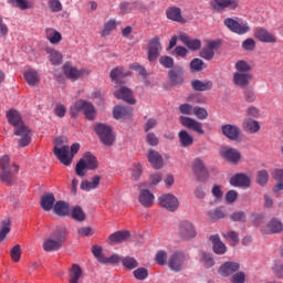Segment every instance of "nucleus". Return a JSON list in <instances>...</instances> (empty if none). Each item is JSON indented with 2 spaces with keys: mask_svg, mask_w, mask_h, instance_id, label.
Wrapping results in <instances>:
<instances>
[{
  "mask_svg": "<svg viewBox=\"0 0 283 283\" xmlns=\"http://www.w3.org/2000/svg\"><path fill=\"white\" fill-rule=\"evenodd\" d=\"M72 218L73 220H77V222H83L85 221V212L83 211V208L81 207H75L72 210Z\"/></svg>",
  "mask_w": 283,
  "mask_h": 283,
  "instance_id": "nucleus-55",
  "label": "nucleus"
},
{
  "mask_svg": "<svg viewBox=\"0 0 283 283\" xmlns=\"http://www.w3.org/2000/svg\"><path fill=\"white\" fill-rule=\"evenodd\" d=\"M220 154L222 158L228 160V163H232V165H238V163H240V158H242L239 150L231 147H222L220 149Z\"/></svg>",
  "mask_w": 283,
  "mask_h": 283,
  "instance_id": "nucleus-18",
  "label": "nucleus"
},
{
  "mask_svg": "<svg viewBox=\"0 0 283 283\" xmlns=\"http://www.w3.org/2000/svg\"><path fill=\"white\" fill-rule=\"evenodd\" d=\"M130 72L125 73L123 67H115L111 71V78L115 83H120V78H125V76H129Z\"/></svg>",
  "mask_w": 283,
  "mask_h": 283,
  "instance_id": "nucleus-46",
  "label": "nucleus"
},
{
  "mask_svg": "<svg viewBox=\"0 0 283 283\" xmlns=\"http://www.w3.org/2000/svg\"><path fill=\"white\" fill-rule=\"evenodd\" d=\"M192 171L196 174L199 180H202V178H207V176H209V171L207 170L205 160H202V158L200 157H197L192 161Z\"/></svg>",
  "mask_w": 283,
  "mask_h": 283,
  "instance_id": "nucleus-21",
  "label": "nucleus"
},
{
  "mask_svg": "<svg viewBox=\"0 0 283 283\" xmlns=\"http://www.w3.org/2000/svg\"><path fill=\"white\" fill-rule=\"evenodd\" d=\"M132 10H134V3L126 1L119 4V14H129Z\"/></svg>",
  "mask_w": 283,
  "mask_h": 283,
  "instance_id": "nucleus-62",
  "label": "nucleus"
},
{
  "mask_svg": "<svg viewBox=\"0 0 283 283\" xmlns=\"http://www.w3.org/2000/svg\"><path fill=\"white\" fill-rule=\"evenodd\" d=\"M9 3H15L17 8L20 10H30V8H34V3L28 0H8Z\"/></svg>",
  "mask_w": 283,
  "mask_h": 283,
  "instance_id": "nucleus-51",
  "label": "nucleus"
},
{
  "mask_svg": "<svg viewBox=\"0 0 283 283\" xmlns=\"http://www.w3.org/2000/svg\"><path fill=\"white\" fill-rule=\"evenodd\" d=\"M180 123L182 127H186L187 129H190V132H195L196 134H199V136H203L205 128L202 127V123L187 116H181Z\"/></svg>",
  "mask_w": 283,
  "mask_h": 283,
  "instance_id": "nucleus-10",
  "label": "nucleus"
},
{
  "mask_svg": "<svg viewBox=\"0 0 283 283\" xmlns=\"http://www.w3.org/2000/svg\"><path fill=\"white\" fill-rule=\"evenodd\" d=\"M266 227L269 233H282L283 231V223L277 218H273L272 220H270Z\"/></svg>",
  "mask_w": 283,
  "mask_h": 283,
  "instance_id": "nucleus-42",
  "label": "nucleus"
},
{
  "mask_svg": "<svg viewBox=\"0 0 283 283\" xmlns=\"http://www.w3.org/2000/svg\"><path fill=\"white\" fill-rule=\"evenodd\" d=\"M46 54H49V61L52 65H61L63 63V54L54 49L46 48Z\"/></svg>",
  "mask_w": 283,
  "mask_h": 283,
  "instance_id": "nucleus-38",
  "label": "nucleus"
},
{
  "mask_svg": "<svg viewBox=\"0 0 283 283\" xmlns=\"http://www.w3.org/2000/svg\"><path fill=\"white\" fill-rule=\"evenodd\" d=\"M46 39L50 41L52 45H59L61 43L63 35H61V32L54 30V29H48L45 31Z\"/></svg>",
  "mask_w": 283,
  "mask_h": 283,
  "instance_id": "nucleus-40",
  "label": "nucleus"
},
{
  "mask_svg": "<svg viewBox=\"0 0 283 283\" xmlns=\"http://www.w3.org/2000/svg\"><path fill=\"white\" fill-rule=\"evenodd\" d=\"M98 185H101V175H95L90 180H84L81 182V189L82 191H92L94 189L98 188Z\"/></svg>",
  "mask_w": 283,
  "mask_h": 283,
  "instance_id": "nucleus-32",
  "label": "nucleus"
},
{
  "mask_svg": "<svg viewBox=\"0 0 283 283\" xmlns=\"http://www.w3.org/2000/svg\"><path fill=\"white\" fill-rule=\"evenodd\" d=\"M0 180L4 185L10 187V185H12V182L14 180V175L12 174V171H10V169H8V170H0Z\"/></svg>",
  "mask_w": 283,
  "mask_h": 283,
  "instance_id": "nucleus-49",
  "label": "nucleus"
},
{
  "mask_svg": "<svg viewBox=\"0 0 283 283\" xmlns=\"http://www.w3.org/2000/svg\"><path fill=\"white\" fill-rule=\"evenodd\" d=\"M235 70L239 74H251V65L244 60H239L235 63Z\"/></svg>",
  "mask_w": 283,
  "mask_h": 283,
  "instance_id": "nucleus-48",
  "label": "nucleus"
},
{
  "mask_svg": "<svg viewBox=\"0 0 283 283\" xmlns=\"http://www.w3.org/2000/svg\"><path fill=\"white\" fill-rule=\"evenodd\" d=\"M199 255L200 262L203 264L205 269H211V266L216 265V261L213 260V255L211 253L200 251Z\"/></svg>",
  "mask_w": 283,
  "mask_h": 283,
  "instance_id": "nucleus-43",
  "label": "nucleus"
},
{
  "mask_svg": "<svg viewBox=\"0 0 283 283\" xmlns=\"http://www.w3.org/2000/svg\"><path fill=\"white\" fill-rule=\"evenodd\" d=\"M167 19L170 21H176L177 23H185V18H182V11L178 7H170L166 10Z\"/></svg>",
  "mask_w": 283,
  "mask_h": 283,
  "instance_id": "nucleus-31",
  "label": "nucleus"
},
{
  "mask_svg": "<svg viewBox=\"0 0 283 283\" xmlns=\"http://www.w3.org/2000/svg\"><path fill=\"white\" fill-rule=\"evenodd\" d=\"M63 242H65V229L56 230L52 233L51 238L43 242V251H46V253L59 251L63 247Z\"/></svg>",
  "mask_w": 283,
  "mask_h": 283,
  "instance_id": "nucleus-3",
  "label": "nucleus"
},
{
  "mask_svg": "<svg viewBox=\"0 0 283 283\" xmlns=\"http://www.w3.org/2000/svg\"><path fill=\"white\" fill-rule=\"evenodd\" d=\"M132 114H134L132 106L117 105L113 109V116L116 120H120V118H132Z\"/></svg>",
  "mask_w": 283,
  "mask_h": 283,
  "instance_id": "nucleus-22",
  "label": "nucleus"
},
{
  "mask_svg": "<svg viewBox=\"0 0 283 283\" xmlns=\"http://www.w3.org/2000/svg\"><path fill=\"white\" fill-rule=\"evenodd\" d=\"M114 96L118 101H125L129 105H136V98H134V93L127 86H122L119 90L115 91Z\"/></svg>",
  "mask_w": 283,
  "mask_h": 283,
  "instance_id": "nucleus-16",
  "label": "nucleus"
},
{
  "mask_svg": "<svg viewBox=\"0 0 283 283\" xmlns=\"http://www.w3.org/2000/svg\"><path fill=\"white\" fill-rule=\"evenodd\" d=\"M11 259L13 262L21 260V245L17 244L11 249Z\"/></svg>",
  "mask_w": 283,
  "mask_h": 283,
  "instance_id": "nucleus-64",
  "label": "nucleus"
},
{
  "mask_svg": "<svg viewBox=\"0 0 283 283\" xmlns=\"http://www.w3.org/2000/svg\"><path fill=\"white\" fill-rule=\"evenodd\" d=\"M94 132L98 136L102 145H105L106 147H112V145H114V143L116 142V135H114L112 126L107 124H96L94 127Z\"/></svg>",
  "mask_w": 283,
  "mask_h": 283,
  "instance_id": "nucleus-4",
  "label": "nucleus"
},
{
  "mask_svg": "<svg viewBox=\"0 0 283 283\" xmlns=\"http://www.w3.org/2000/svg\"><path fill=\"white\" fill-rule=\"evenodd\" d=\"M179 41H181V43H184V45H186L188 50H191L192 52H196L202 48V42L199 39L193 40L185 33L179 35Z\"/></svg>",
  "mask_w": 283,
  "mask_h": 283,
  "instance_id": "nucleus-23",
  "label": "nucleus"
},
{
  "mask_svg": "<svg viewBox=\"0 0 283 283\" xmlns=\"http://www.w3.org/2000/svg\"><path fill=\"white\" fill-rule=\"evenodd\" d=\"M55 202L56 198L54 197V193L50 192L41 198L40 205L44 211H52V209H54Z\"/></svg>",
  "mask_w": 283,
  "mask_h": 283,
  "instance_id": "nucleus-33",
  "label": "nucleus"
},
{
  "mask_svg": "<svg viewBox=\"0 0 283 283\" xmlns=\"http://www.w3.org/2000/svg\"><path fill=\"white\" fill-rule=\"evenodd\" d=\"M14 136H21L18 142V147H28L32 143V137H30V128L27 126L22 129H17Z\"/></svg>",
  "mask_w": 283,
  "mask_h": 283,
  "instance_id": "nucleus-27",
  "label": "nucleus"
},
{
  "mask_svg": "<svg viewBox=\"0 0 283 283\" xmlns=\"http://www.w3.org/2000/svg\"><path fill=\"white\" fill-rule=\"evenodd\" d=\"M116 25H118L116 20H108L104 24V29L101 32V36H109V34H112V32H114V30H116Z\"/></svg>",
  "mask_w": 283,
  "mask_h": 283,
  "instance_id": "nucleus-47",
  "label": "nucleus"
},
{
  "mask_svg": "<svg viewBox=\"0 0 283 283\" xmlns=\"http://www.w3.org/2000/svg\"><path fill=\"white\" fill-rule=\"evenodd\" d=\"M159 205L160 207L167 209L168 211H177L180 203L176 196L168 193L159 197Z\"/></svg>",
  "mask_w": 283,
  "mask_h": 283,
  "instance_id": "nucleus-12",
  "label": "nucleus"
},
{
  "mask_svg": "<svg viewBox=\"0 0 283 283\" xmlns=\"http://www.w3.org/2000/svg\"><path fill=\"white\" fill-rule=\"evenodd\" d=\"M220 48V42L218 41H209L206 46L200 52V57L205 59V61H212L213 56H216V50Z\"/></svg>",
  "mask_w": 283,
  "mask_h": 283,
  "instance_id": "nucleus-15",
  "label": "nucleus"
},
{
  "mask_svg": "<svg viewBox=\"0 0 283 283\" xmlns=\"http://www.w3.org/2000/svg\"><path fill=\"white\" fill-rule=\"evenodd\" d=\"M87 169L91 171L98 169V159L90 151L84 153L83 158L77 161L75 174L80 178H83L87 175Z\"/></svg>",
  "mask_w": 283,
  "mask_h": 283,
  "instance_id": "nucleus-1",
  "label": "nucleus"
},
{
  "mask_svg": "<svg viewBox=\"0 0 283 283\" xmlns=\"http://www.w3.org/2000/svg\"><path fill=\"white\" fill-rule=\"evenodd\" d=\"M232 187H251V178L244 174H237L230 178Z\"/></svg>",
  "mask_w": 283,
  "mask_h": 283,
  "instance_id": "nucleus-29",
  "label": "nucleus"
},
{
  "mask_svg": "<svg viewBox=\"0 0 283 283\" xmlns=\"http://www.w3.org/2000/svg\"><path fill=\"white\" fill-rule=\"evenodd\" d=\"M256 182L261 187H264L269 182V172L266 170H259L256 172Z\"/></svg>",
  "mask_w": 283,
  "mask_h": 283,
  "instance_id": "nucleus-54",
  "label": "nucleus"
},
{
  "mask_svg": "<svg viewBox=\"0 0 283 283\" xmlns=\"http://www.w3.org/2000/svg\"><path fill=\"white\" fill-rule=\"evenodd\" d=\"M10 224H11L10 219H4L2 221V227L0 229V242H3L8 233H10Z\"/></svg>",
  "mask_w": 283,
  "mask_h": 283,
  "instance_id": "nucleus-52",
  "label": "nucleus"
},
{
  "mask_svg": "<svg viewBox=\"0 0 283 283\" xmlns=\"http://www.w3.org/2000/svg\"><path fill=\"white\" fill-rule=\"evenodd\" d=\"M54 156H56L57 160L62 163V165H65L66 167H70L72 165V156H70V146H54L53 148Z\"/></svg>",
  "mask_w": 283,
  "mask_h": 283,
  "instance_id": "nucleus-11",
  "label": "nucleus"
},
{
  "mask_svg": "<svg viewBox=\"0 0 283 283\" xmlns=\"http://www.w3.org/2000/svg\"><path fill=\"white\" fill-rule=\"evenodd\" d=\"M185 71H182V67L175 66L172 70L168 71V78L170 81V85H182L185 83L184 77Z\"/></svg>",
  "mask_w": 283,
  "mask_h": 283,
  "instance_id": "nucleus-20",
  "label": "nucleus"
},
{
  "mask_svg": "<svg viewBox=\"0 0 283 283\" xmlns=\"http://www.w3.org/2000/svg\"><path fill=\"white\" fill-rule=\"evenodd\" d=\"M6 116L9 125H12V127H14L13 133H17L18 129L22 130L24 127H28L23 122V117L21 116V113H19V111L11 108L7 111Z\"/></svg>",
  "mask_w": 283,
  "mask_h": 283,
  "instance_id": "nucleus-8",
  "label": "nucleus"
},
{
  "mask_svg": "<svg viewBox=\"0 0 283 283\" xmlns=\"http://www.w3.org/2000/svg\"><path fill=\"white\" fill-rule=\"evenodd\" d=\"M64 74L65 76H67V78H71L72 81H78L81 76H83L84 74H90V72H87V70L85 69L78 71L76 67L71 66L70 64H65Z\"/></svg>",
  "mask_w": 283,
  "mask_h": 283,
  "instance_id": "nucleus-26",
  "label": "nucleus"
},
{
  "mask_svg": "<svg viewBox=\"0 0 283 283\" xmlns=\"http://www.w3.org/2000/svg\"><path fill=\"white\" fill-rule=\"evenodd\" d=\"M202 65H205V62L200 59H193L190 62V70L191 72H201Z\"/></svg>",
  "mask_w": 283,
  "mask_h": 283,
  "instance_id": "nucleus-61",
  "label": "nucleus"
},
{
  "mask_svg": "<svg viewBox=\"0 0 283 283\" xmlns=\"http://www.w3.org/2000/svg\"><path fill=\"white\" fill-rule=\"evenodd\" d=\"M48 6L51 12H61L63 10V4L61 0H48Z\"/></svg>",
  "mask_w": 283,
  "mask_h": 283,
  "instance_id": "nucleus-59",
  "label": "nucleus"
},
{
  "mask_svg": "<svg viewBox=\"0 0 283 283\" xmlns=\"http://www.w3.org/2000/svg\"><path fill=\"white\" fill-rule=\"evenodd\" d=\"M138 200L143 207L149 208L151 205H154L155 197L154 193H151L149 190L143 189L139 192Z\"/></svg>",
  "mask_w": 283,
  "mask_h": 283,
  "instance_id": "nucleus-35",
  "label": "nucleus"
},
{
  "mask_svg": "<svg viewBox=\"0 0 283 283\" xmlns=\"http://www.w3.org/2000/svg\"><path fill=\"white\" fill-rule=\"evenodd\" d=\"M23 76L30 87H35V85L41 83V76L39 75V72L32 67L24 71Z\"/></svg>",
  "mask_w": 283,
  "mask_h": 283,
  "instance_id": "nucleus-25",
  "label": "nucleus"
},
{
  "mask_svg": "<svg viewBox=\"0 0 283 283\" xmlns=\"http://www.w3.org/2000/svg\"><path fill=\"white\" fill-rule=\"evenodd\" d=\"M80 112H83L87 120L96 118V107L91 102L80 99L70 107V114L73 118H76Z\"/></svg>",
  "mask_w": 283,
  "mask_h": 283,
  "instance_id": "nucleus-2",
  "label": "nucleus"
},
{
  "mask_svg": "<svg viewBox=\"0 0 283 283\" xmlns=\"http://www.w3.org/2000/svg\"><path fill=\"white\" fill-rule=\"evenodd\" d=\"M208 216L211 218V220H222V218H227V212H224L223 208L219 207L208 211Z\"/></svg>",
  "mask_w": 283,
  "mask_h": 283,
  "instance_id": "nucleus-50",
  "label": "nucleus"
},
{
  "mask_svg": "<svg viewBox=\"0 0 283 283\" xmlns=\"http://www.w3.org/2000/svg\"><path fill=\"white\" fill-rule=\"evenodd\" d=\"M53 212L55 216L65 217L70 216V203L65 201H57L53 207Z\"/></svg>",
  "mask_w": 283,
  "mask_h": 283,
  "instance_id": "nucleus-36",
  "label": "nucleus"
},
{
  "mask_svg": "<svg viewBox=\"0 0 283 283\" xmlns=\"http://www.w3.org/2000/svg\"><path fill=\"white\" fill-rule=\"evenodd\" d=\"M254 39H258L261 43H277V36L264 28L255 30Z\"/></svg>",
  "mask_w": 283,
  "mask_h": 283,
  "instance_id": "nucleus-17",
  "label": "nucleus"
},
{
  "mask_svg": "<svg viewBox=\"0 0 283 283\" xmlns=\"http://www.w3.org/2000/svg\"><path fill=\"white\" fill-rule=\"evenodd\" d=\"M159 63L160 65H163V67H166V70H169L174 67V57L169 55H164L159 59Z\"/></svg>",
  "mask_w": 283,
  "mask_h": 283,
  "instance_id": "nucleus-60",
  "label": "nucleus"
},
{
  "mask_svg": "<svg viewBox=\"0 0 283 283\" xmlns=\"http://www.w3.org/2000/svg\"><path fill=\"white\" fill-rule=\"evenodd\" d=\"M223 25H226V28H228V30H230V32H233L234 34L242 35L251 32V27L249 25V23H240L233 18L224 19Z\"/></svg>",
  "mask_w": 283,
  "mask_h": 283,
  "instance_id": "nucleus-6",
  "label": "nucleus"
},
{
  "mask_svg": "<svg viewBox=\"0 0 283 283\" xmlns=\"http://www.w3.org/2000/svg\"><path fill=\"white\" fill-rule=\"evenodd\" d=\"M188 260L189 255H187L185 252L176 251L169 256L167 265L170 271L180 273V271H184V269L187 266Z\"/></svg>",
  "mask_w": 283,
  "mask_h": 283,
  "instance_id": "nucleus-5",
  "label": "nucleus"
},
{
  "mask_svg": "<svg viewBox=\"0 0 283 283\" xmlns=\"http://www.w3.org/2000/svg\"><path fill=\"white\" fill-rule=\"evenodd\" d=\"M240 6L238 0H211L210 8L212 12H224V10H237Z\"/></svg>",
  "mask_w": 283,
  "mask_h": 283,
  "instance_id": "nucleus-7",
  "label": "nucleus"
},
{
  "mask_svg": "<svg viewBox=\"0 0 283 283\" xmlns=\"http://www.w3.org/2000/svg\"><path fill=\"white\" fill-rule=\"evenodd\" d=\"M132 234L129 231H117L108 237L109 242H115L116 244L120 242H125L126 240H129V237Z\"/></svg>",
  "mask_w": 283,
  "mask_h": 283,
  "instance_id": "nucleus-41",
  "label": "nucleus"
},
{
  "mask_svg": "<svg viewBox=\"0 0 283 283\" xmlns=\"http://www.w3.org/2000/svg\"><path fill=\"white\" fill-rule=\"evenodd\" d=\"M242 49L247 52H253V50H255V40H253V38H248L243 41Z\"/></svg>",
  "mask_w": 283,
  "mask_h": 283,
  "instance_id": "nucleus-63",
  "label": "nucleus"
},
{
  "mask_svg": "<svg viewBox=\"0 0 283 283\" xmlns=\"http://www.w3.org/2000/svg\"><path fill=\"white\" fill-rule=\"evenodd\" d=\"M81 280H83V269H81V265L74 263L69 269V283H81Z\"/></svg>",
  "mask_w": 283,
  "mask_h": 283,
  "instance_id": "nucleus-28",
  "label": "nucleus"
},
{
  "mask_svg": "<svg viewBox=\"0 0 283 283\" xmlns=\"http://www.w3.org/2000/svg\"><path fill=\"white\" fill-rule=\"evenodd\" d=\"M240 271V263L228 261L220 265L218 273L221 275V277H229Z\"/></svg>",
  "mask_w": 283,
  "mask_h": 283,
  "instance_id": "nucleus-14",
  "label": "nucleus"
},
{
  "mask_svg": "<svg viewBox=\"0 0 283 283\" xmlns=\"http://www.w3.org/2000/svg\"><path fill=\"white\" fill-rule=\"evenodd\" d=\"M210 241L212 242L213 252L217 255H224V253H227V245L222 242V240H220V235H211Z\"/></svg>",
  "mask_w": 283,
  "mask_h": 283,
  "instance_id": "nucleus-30",
  "label": "nucleus"
},
{
  "mask_svg": "<svg viewBox=\"0 0 283 283\" xmlns=\"http://www.w3.org/2000/svg\"><path fill=\"white\" fill-rule=\"evenodd\" d=\"M231 283H245L247 282V274L242 271L235 272L231 277H230Z\"/></svg>",
  "mask_w": 283,
  "mask_h": 283,
  "instance_id": "nucleus-57",
  "label": "nucleus"
},
{
  "mask_svg": "<svg viewBox=\"0 0 283 283\" xmlns=\"http://www.w3.org/2000/svg\"><path fill=\"white\" fill-rule=\"evenodd\" d=\"M133 275L136 280H147V277H149V271L145 268H138L133 272Z\"/></svg>",
  "mask_w": 283,
  "mask_h": 283,
  "instance_id": "nucleus-56",
  "label": "nucleus"
},
{
  "mask_svg": "<svg viewBox=\"0 0 283 283\" xmlns=\"http://www.w3.org/2000/svg\"><path fill=\"white\" fill-rule=\"evenodd\" d=\"M242 127L244 132H249L250 134H258V132H260V123L252 118H245L242 123Z\"/></svg>",
  "mask_w": 283,
  "mask_h": 283,
  "instance_id": "nucleus-37",
  "label": "nucleus"
},
{
  "mask_svg": "<svg viewBox=\"0 0 283 283\" xmlns=\"http://www.w3.org/2000/svg\"><path fill=\"white\" fill-rule=\"evenodd\" d=\"M148 163H150L154 169H161L164 165L163 155L157 150L149 149L147 154Z\"/></svg>",
  "mask_w": 283,
  "mask_h": 283,
  "instance_id": "nucleus-24",
  "label": "nucleus"
},
{
  "mask_svg": "<svg viewBox=\"0 0 283 283\" xmlns=\"http://www.w3.org/2000/svg\"><path fill=\"white\" fill-rule=\"evenodd\" d=\"M160 50H163V45L160 44V38L155 36L148 42V61L149 63H154V61H158V56H160Z\"/></svg>",
  "mask_w": 283,
  "mask_h": 283,
  "instance_id": "nucleus-9",
  "label": "nucleus"
},
{
  "mask_svg": "<svg viewBox=\"0 0 283 283\" xmlns=\"http://www.w3.org/2000/svg\"><path fill=\"white\" fill-rule=\"evenodd\" d=\"M155 262H157L159 266H165V264H167V252L164 250L158 251L155 255Z\"/></svg>",
  "mask_w": 283,
  "mask_h": 283,
  "instance_id": "nucleus-58",
  "label": "nucleus"
},
{
  "mask_svg": "<svg viewBox=\"0 0 283 283\" xmlns=\"http://www.w3.org/2000/svg\"><path fill=\"white\" fill-rule=\"evenodd\" d=\"M221 133L226 138H229V140H239L241 130L240 127L233 124H224L221 126Z\"/></svg>",
  "mask_w": 283,
  "mask_h": 283,
  "instance_id": "nucleus-19",
  "label": "nucleus"
},
{
  "mask_svg": "<svg viewBox=\"0 0 283 283\" xmlns=\"http://www.w3.org/2000/svg\"><path fill=\"white\" fill-rule=\"evenodd\" d=\"M178 138L182 147H191L193 145V137L187 130L179 132Z\"/></svg>",
  "mask_w": 283,
  "mask_h": 283,
  "instance_id": "nucleus-44",
  "label": "nucleus"
},
{
  "mask_svg": "<svg viewBox=\"0 0 283 283\" xmlns=\"http://www.w3.org/2000/svg\"><path fill=\"white\" fill-rule=\"evenodd\" d=\"M251 73H234L233 74V83L238 87H247L249 82L251 81Z\"/></svg>",
  "mask_w": 283,
  "mask_h": 283,
  "instance_id": "nucleus-34",
  "label": "nucleus"
},
{
  "mask_svg": "<svg viewBox=\"0 0 283 283\" xmlns=\"http://www.w3.org/2000/svg\"><path fill=\"white\" fill-rule=\"evenodd\" d=\"M191 87L192 90H195V92H208V90H211V87H213V82H202L200 80H193L191 82Z\"/></svg>",
  "mask_w": 283,
  "mask_h": 283,
  "instance_id": "nucleus-39",
  "label": "nucleus"
},
{
  "mask_svg": "<svg viewBox=\"0 0 283 283\" xmlns=\"http://www.w3.org/2000/svg\"><path fill=\"white\" fill-rule=\"evenodd\" d=\"M222 237L224 240H227V242L230 243V247H237V244L240 242V234L233 230L223 232Z\"/></svg>",
  "mask_w": 283,
  "mask_h": 283,
  "instance_id": "nucleus-45",
  "label": "nucleus"
},
{
  "mask_svg": "<svg viewBox=\"0 0 283 283\" xmlns=\"http://www.w3.org/2000/svg\"><path fill=\"white\" fill-rule=\"evenodd\" d=\"M197 232L196 228L193 227V223L189 221H181L179 223V237L182 240H192V238H196Z\"/></svg>",
  "mask_w": 283,
  "mask_h": 283,
  "instance_id": "nucleus-13",
  "label": "nucleus"
},
{
  "mask_svg": "<svg viewBox=\"0 0 283 283\" xmlns=\"http://www.w3.org/2000/svg\"><path fill=\"white\" fill-rule=\"evenodd\" d=\"M123 266L125 269H128L129 271L136 269L138 266V261L134 259L133 256H126L122 260Z\"/></svg>",
  "mask_w": 283,
  "mask_h": 283,
  "instance_id": "nucleus-53",
  "label": "nucleus"
}]
</instances>
